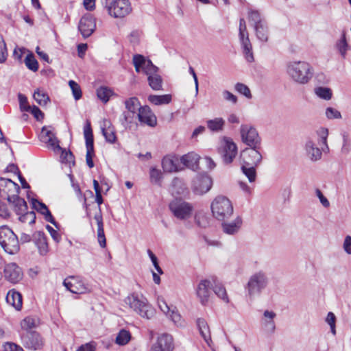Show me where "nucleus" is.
<instances>
[{"mask_svg": "<svg viewBox=\"0 0 351 351\" xmlns=\"http://www.w3.org/2000/svg\"><path fill=\"white\" fill-rule=\"evenodd\" d=\"M131 339V334L125 329L121 330L117 335L115 343L119 346L126 345Z\"/></svg>", "mask_w": 351, "mask_h": 351, "instance_id": "a18cd8bd", "label": "nucleus"}, {"mask_svg": "<svg viewBox=\"0 0 351 351\" xmlns=\"http://www.w3.org/2000/svg\"><path fill=\"white\" fill-rule=\"evenodd\" d=\"M336 48L337 49L342 58H344L346 56L348 50L350 48L346 40L345 32L342 33L341 38L337 41Z\"/></svg>", "mask_w": 351, "mask_h": 351, "instance_id": "ea45409f", "label": "nucleus"}, {"mask_svg": "<svg viewBox=\"0 0 351 351\" xmlns=\"http://www.w3.org/2000/svg\"><path fill=\"white\" fill-rule=\"evenodd\" d=\"M0 245L10 254H16L20 250L17 236L6 226L0 227Z\"/></svg>", "mask_w": 351, "mask_h": 351, "instance_id": "39448f33", "label": "nucleus"}, {"mask_svg": "<svg viewBox=\"0 0 351 351\" xmlns=\"http://www.w3.org/2000/svg\"><path fill=\"white\" fill-rule=\"evenodd\" d=\"M3 273L5 278L13 284L17 283L23 278L22 270L15 263L6 264Z\"/></svg>", "mask_w": 351, "mask_h": 351, "instance_id": "a211bd4d", "label": "nucleus"}, {"mask_svg": "<svg viewBox=\"0 0 351 351\" xmlns=\"http://www.w3.org/2000/svg\"><path fill=\"white\" fill-rule=\"evenodd\" d=\"M137 117L141 124L154 127L157 123L156 117L152 112L148 106H144L140 108Z\"/></svg>", "mask_w": 351, "mask_h": 351, "instance_id": "412c9836", "label": "nucleus"}, {"mask_svg": "<svg viewBox=\"0 0 351 351\" xmlns=\"http://www.w3.org/2000/svg\"><path fill=\"white\" fill-rule=\"evenodd\" d=\"M211 211L217 220L225 221L232 215L233 206L226 197L218 195L211 203Z\"/></svg>", "mask_w": 351, "mask_h": 351, "instance_id": "7ed1b4c3", "label": "nucleus"}, {"mask_svg": "<svg viewBox=\"0 0 351 351\" xmlns=\"http://www.w3.org/2000/svg\"><path fill=\"white\" fill-rule=\"evenodd\" d=\"M94 156V147H86V162L89 168L94 167L93 157Z\"/></svg>", "mask_w": 351, "mask_h": 351, "instance_id": "0e129e2a", "label": "nucleus"}, {"mask_svg": "<svg viewBox=\"0 0 351 351\" xmlns=\"http://www.w3.org/2000/svg\"><path fill=\"white\" fill-rule=\"evenodd\" d=\"M113 90L106 86H101L97 89V97L104 103H107L110 97L113 95Z\"/></svg>", "mask_w": 351, "mask_h": 351, "instance_id": "e433bc0d", "label": "nucleus"}, {"mask_svg": "<svg viewBox=\"0 0 351 351\" xmlns=\"http://www.w3.org/2000/svg\"><path fill=\"white\" fill-rule=\"evenodd\" d=\"M22 332H34L36 326V319L32 317L24 318L21 322Z\"/></svg>", "mask_w": 351, "mask_h": 351, "instance_id": "79ce46f5", "label": "nucleus"}, {"mask_svg": "<svg viewBox=\"0 0 351 351\" xmlns=\"http://www.w3.org/2000/svg\"><path fill=\"white\" fill-rule=\"evenodd\" d=\"M32 239L37 246L40 255H45L48 252V244L45 233L42 231L35 232L32 235Z\"/></svg>", "mask_w": 351, "mask_h": 351, "instance_id": "b1692460", "label": "nucleus"}, {"mask_svg": "<svg viewBox=\"0 0 351 351\" xmlns=\"http://www.w3.org/2000/svg\"><path fill=\"white\" fill-rule=\"evenodd\" d=\"M197 325L202 337H203L207 345L209 347H210L212 339L210 337L209 326L207 322L203 318H198L197 319Z\"/></svg>", "mask_w": 351, "mask_h": 351, "instance_id": "c85d7f7f", "label": "nucleus"}, {"mask_svg": "<svg viewBox=\"0 0 351 351\" xmlns=\"http://www.w3.org/2000/svg\"><path fill=\"white\" fill-rule=\"evenodd\" d=\"M212 186V178L208 176H202L193 182L192 191L195 195H202L208 192Z\"/></svg>", "mask_w": 351, "mask_h": 351, "instance_id": "dca6fc26", "label": "nucleus"}, {"mask_svg": "<svg viewBox=\"0 0 351 351\" xmlns=\"http://www.w3.org/2000/svg\"><path fill=\"white\" fill-rule=\"evenodd\" d=\"M69 85L72 90L75 99L79 100L82 97V90L80 85L73 80H70L69 82Z\"/></svg>", "mask_w": 351, "mask_h": 351, "instance_id": "6e6d98bb", "label": "nucleus"}, {"mask_svg": "<svg viewBox=\"0 0 351 351\" xmlns=\"http://www.w3.org/2000/svg\"><path fill=\"white\" fill-rule=\"evenodd\" d=\"M5 300L7 303L12 306L16 310L19 311L22 308V295L19 292L14 289L9 291Z\"/></svg>", "mask_w": 351, "mask_h": 351, "instance_id": "bb28decb", "label": "nucleus"}, {"mask_svg": "<svg viewBox=\"0 0 351 351\" xmlns=\"http://www.w3.org/2000/svg\"><path fill=\"white\" fill-rule=\"evenodd\" d=\"M247 43L241 45L243 53L244 55L245 60L248 62H252L254 61V54L252 51V45L250 40H247Z\"/></svg>", "mask_w": 351, "mask_h": 351, "instance_id": "49530a36", "label": "nucleus"}, {"mask_svg": "<svg viewBox=\"0 0 351 351\" xmlns=\"http://www.w3.org/2000/svg\"><path fill=\"white\" fill-rule=\"evenodd\" d=\"M61 158L64 162L69 163V165L72 164L75 165V160L74 156L71 151L66 152L65 149H62Z\"/></svg>", "mask_w": 351, "mask_h": 351, "instance_id": "bf43d9fd", "label": "nucleus"}, {"mask_svg": "<svg viewBox=\"0 0 351 351\" xmlns=\"http://www.w3.org/2000/svg\"><path fill=\"white\" fill-rule=\"evenodd\" d=\"M148 100L150 103L156 106L168 104L171 101V95L169 94L162 95H151L148 97Z\"/></svg>", "mask_w": 351, "mask_h": 351, "instance_id": "72a5a7b5", "label": "nucleus"}, {"mask_svg": "<svg viewBox=\"0 0 351 351\" xmlns=\"http://www.w3.org/2000/svg\"><path fill=\"white\" fill-rule=\"evenodd\" d=\"M26 66L32 71H37L38 69V62L33 53H28L25 58Z\"/></svg>", "mask_w": 351, "mask_h": 351, "instance_id": "09e8293b", "label": "nucleus"}, {"mask_svg": "<svg viewBox=\"0 0 351 351\" xmlns=\"http://www.w3.org/2000/svg\"><path fill=\"white\" fill-rule=\"evenodd\" d=\"M199 156L194 152H189L180 157V162L186 168L196 171L199 167Z\"/></svg>", "mask_w": 351, "mask_h": 351, "instance_id": "393cba45", "label": "nucleus"}, {"mask_svg": "<svg viewBox=\"0 0 351 351\" xmlns=\"http://www.w3.org/2000/svg\"><path fill=\"white\" fill-rule=\"evenodd\" d=\"M125 106L128 111L133 115L136 113L137 110L139 111V108L142 107L138 99L136 97H132L125 100Z\"/></svg>", "mask_w": 351, "mask_h": 351, "instance_id": "c9c22d12", "label": "nucleus"}, {"mask_svg": "<svg viewBox=\"0 0 351 351\" xmlns=\"http://www.w3.org/2000/svg\"><path fill=\"white\" fill-rule=\"evenodd\" d=\"M213 291L224 302L229 303L230 300L226 288L221 283L214 282L213 283Z\"/></svg>", "mask_w": 351, "mask_h": 351, "instance_id": "473e14b6", "label": "nucleus"}, {"mask_svg": "<svg viewBox=\"0 0 351 351\" xmlns=\"http://www.w3.org/2000/svg\"><path fill=\"white\" fill-rule=\"evenodd\" d=\"M64 286L73 293L82 294L89 291V289L82 279L78 276H69L64 279Z\"/></svg>", "mask_w": 351, "mask_h": 351, "instance_id": "4468645a", "label": "nucleus"}, {"mask_svg": "<svg viewBox=\"0 0 351 351\" xmlns=\"http://www.w3.org/2000/svg\"><path fill=\"white\" fill-rule=\"evenodd\" d=\"M180 158L175 154H169L163 157L162 167L167 173L179 172L184 170V167L180 165Z\"/></svg>", "mask_w": 351, "mask_h": 351, "instance_id": "f3484780", "label": "nucleus"}, {"mask_svg": "<svg viewBox=\"0 0 351 351\" xmlns=\"http://www.w3.org/2000/svg\"><path fill=\"white\" fill-rule=\"evenodd\" d=\"M157 343L161 346L165 351H172L173 349V338L171 335L164 333L158 337Z\"/></svg>", "mask_w": 351, "mask_h": 351, "instance_id": "7c9ffc66", "label": "nucleus"}, {"mask_svg": "<svg viewBox=\"0 0 351 351\" xmlns=\"http://www.w3.org/2000/svg\"><path fill=\"white\" fill-rule=\"evenodd\" d=\"M326 322L330 326L332 335H336V316L332 312H329L326 318Z\"/></svg>", "mask_w": 351, "mask_h": 351, "instance_id": "4d7b16f0", "label": "nucleus"}, {"mask_svg": "<svg viewBox=\"0 0 351 351\" xmlns=\"http://www.w3.org/2000/svg\"><path fill=\"white\" fill-rule=\"evenodd\" d=\"M6 199L9 202L14 204V211L17 215L21 216L27 211V204L26 202L16 194L8 195Z\"/></svg>", "mask_w": 351, "mask_h": 351, "instance_id": "5701e85b", "label": "nucleus"}, {"mask_svg": "<svg viewBox=\"0 0 351 351\" xmlns=\"http://www.w3.org/2000/svg\"><path fill=\"white\" fill-rule=\"evenodd\" d=\"M21 343L29 350H40L45 344L43 337L37 331L34 332H21L20 334Z\"/></svg>", "mask_w": 351, "mask_h": 351, "instance_id": "1a4fd4ad", "label": "nucleus"}, {"mask_svg": "<svg viewBox=\"0 0 351 351\" xmlns=\"http://www.w3.org/2000/svg\"><path fill=\"white\" fill-rule=\"evenodd\" d=\"M86 147H94V139L90 122L87 120L84 128Z\"/></svg>", "mask_w": 351, "mask_h": 351, "instance_id": "58836bf2", "label": "nucleus"}, {"mask_svg": "<svg viewBox=\"0 0 351 351\" xmlns=\"http://www.w3.org/2000/svg\"><path fill=\"white\" fill-rule=\"evenodd\" d=\"M149 86L154 90H160L162 89V79L157 73L147 77Z\"/></svg>", "mask_w": 351, "mask_h": 351, "instance_id": "4c0bfd02", "label": "nucleus"}, {"mask_svg": "<svg viewBox=\"0 0 351 351\" xmlns=\"http://www.w3.org/2000/svg\"><path fill=\"white\" fill-rule=\"evenodd\" d=\"M125 303L142 317L150 319L154 313L153 308L148 304L147 300L138 295L132 294L128 296L125 300Z\"/></svg>", "mask_w": 351, "mask_h": 351, "instance_id": "20e7f679", "label": "nucleus"}, {"mask_svg": "<svg viewBox=\"0 0 351 351\" xmlns=\"http://www.w3.org/2000/svg\"><path fill=\"white\" fill-rule=\"evenodd\" d=\"M287 73L294 82L304 85L312 79L314 70L306 61H291L287 64Z\"/></svg>", "mask_w": 351, "mask_h": 351, "instance_id": "f257e3e1", "label": "nucleus"}, {"mask_svg": "<svg viewBox=\"0 0 351 351\" xmlns=\"http://www.w3.org/2000/svg\"><path fill=\"white\" fill-rule=\"evenodd\" d=\"M142 71L147 75V77L154 75L158 73V68L155 66L150 60L147 61L146 64L144 66Z\"/></svg>", "mask_w": 351, "mask_h": 351, "instance_id": "5fc2aeb1", "label": "nucleus"}, {"mask_svg": "<svg viewBox=\"0 0 351 351\" xmlns=\"http://www.w3.org/2000/svg\"><path fill=\"white\" fill-rule=\"evenodd\" d=\"M218 152L225 164H230L237 154V145L230 138L223 136L218 147Z\"/></svg>", "mask_w": 351, "mask_h": 351, "instance_id": "9d476101", "label": "nucleus"}, {"mask_svg": "<svg viewBox=\"0 0 351 351\" xmlns=\"http://www.w3.org/2000/svg\"><path fill=\"white\" fill-rule=\"evenodd\" d=\"M208 128L215 132H218L223 130L225 121L221 118H215L214 119H210L206 121Z\"/></svg>", "mask_w": 351, "mask_h": 351, "instance_id": "f704fd0d", "label": "nucleus"}, {"mask_svg": "<svg viewBox=\"0 0 351 351\" xmlns=\"http://www.w3.org/2000/svg\"><path fill=\"white\" fill-rule=\"evenodd\" d=\"M3 350L4 351H24L23 348L21 346H20L14 343H12V342H6L3 345Z\"/></svg>", "mask_w": 351, "mask_h": 351, "instance_id": "774afa93", "label": "nucleus"}, {"mask_svg": "<svg viewBox=\"0 0 351 351\" xmlns=\"http://www.w3.org/2000/svg\"><path fill=\"white\" fill-rule=\"evenodd\" d=\"M0 187H3V189H0V195L5 199L8 195H12L13 194L19 195L20 191L19 184L8 178H0Z\"/></svg>", "mask_w": 351, "mask_h": 351, "instance_id": "6ab92c4d", "label": "nucleus"}, {"mask_svg": "<svg viewBox=\"0 0 351 351\" xmlns=\"http://www.w3.org/2000/svg\"><path fill=\"white\" fill-rule=\"evenodd\" d=\"M40 138L42 142L47 144L48 147L55 152L62 150V147L59 145V141L55 134L47 130L46 127L43 128Z\"/></svg>", "mask_w": 351, "mask_h": 351, "instance_id": "aec40b11", "label": "nucleus"}, {"mask_svg": "<svg viewBox=\"0 0 351 351\" xmlns=\"http://www.w3.org/2000/svg\"><path fill=\"white\" fill-rule=\"evenodd\" d=\"M259 147H250L245 149L241 153L242 164L249 165L258 166L263 159V156L260 152Z\"/></svg>", "mask_w": 351, "mask_h": 351, "instance_id": "ddd939ff", "label": "nucleus"}, {"mask_svg": "<svg viewBox=\"0 0 351 351\" xmlns=\"http://www.w3.org/2000/svg\"><path fill=\"white\" fill-rule=\"evenodd\" d=\"M256 38L261 42H267L269 38V32L267 24L265 22L256 24L254 26Z\"/></svg>", "mask_w": 351, "mask_h": 351, "instance_id": "c756f323", "label": "nucleus"}, {"mask_svg": "<svg viewBox=\"0 0 351 351\" xmlns=\"http://www.w3.org/2000/svg\"><path fill=\"white\" fill-rule=\"evenodd\" d=\"M315 93L319 98L325 100H330L332 98V90L330 88L327 87H317L315 88Z\"/></svg>", "mask_w": 351, "mask_h": 351, "instance_id": "8fccbe9b", "label": "nucleus"}, {"mask_svg": "<svg viewBox=\"0 0 351 351\" xmlns=\"http://www.w3.org/2000/svg\"><path fill=\"white\" fill-rule=\"evenodd\" d=\"M317 134L319 137V143H322L324 145V147H322V150L315 145V142L310 138L305 143V150L312 161L320 160L322 158V151L325 152L329 149L327 145L328 129L321 128L317 131Z\"/></svg>", "mask_w": 351, "mask_h": 351, "instance_id": "f03ea898", "label": "nucleus"}, {"mask_svg": "<svg viewBox=\"0 0 351 351\" xmlns=\"http://www.w3.org/2000/svg\"><path fill=\"white\" fill-rule=\"evenodd\" d=\"M234 88L238 93L244 95L247 99H251L252 97L250 88L245 84L238 82L235 84Z\"/></svg>", "mask_w": 351, "mask_h": 351, "instance_id": "603ef678", "label": "nucleus"}, {"mask_svg": "<svg viewBox=\"0 0 351 351\" xmlns=\"http://www.w3.org/2000/svg\"><path fill=\"white\" fill-rule=\"evenodd\" d=\"M150 181L152 183L160 185L162 172L160 170L152 167L149 171Z\"/></svg>", "mask_w": 351, "mask_h": 351, "instance_id": "3c124183", "label": "nucleus"}, {"mask_svg": "<svg viewBox=\"0 0 351 351\" xmlns=\"http://www.w3.org/2000/svg\"><path fill=\"white\" fill-rule=\"evenodd\" d=\"M169 208L173 216L180 220L189 219L193 210V206L191 203L181 199H176L171 202Z\"/></svg>", "mask_w": 351, "mask_h": 351, "instance_id": "6e6552de", "label": "nucleus"}, {"mask_svg": "<svg viewBox=\"0 0 351 351\" xmlns=\"http://www.w3.org/2000/svg\"><path fill=\"white\" fill-rule=\"evenodd\" d=\"M134 115L131 114V112H123L121 116L120 121L121 124L124 126L128 125L129 123H131L133 121Z\"/></svg>", "mask_w": 351, "mask_h": 351, "instance_id": "69168bd1", "label": "nucleus"}, {"mask_svg": "<svg viewBox=\"0 0 351 351\" xmlns=\"http://www.w3.org/2000/svg\"><path fill=\"white\" fill-rule=\"evenodd\" d=\"M94 219L97 223V239L101 247L104 248L106 246V240L104 230V223L102 215L100 212L95 215Z\"/></svg>", "mask_w": 351, "mask_h": 351, "instance_id": "cd10ccee", "label": "nucleus"}, {"mask_svg": "<svg viewBox=\"0 0 351 351\" xmlns=\"http://www.w3.org/2000/svg\"><path fill=\"white\" fill-rule=\"evenodd\" d=\"M33 97L40 106L46 105L50 100L48 95L44 90L39 88L34 91Z\"/></svg>", "mask_w": 351, "mask_h": 351, "instance_id": "a19ab883", "label": "nucleus"}, {"mask_svg": "<svg viewBox=\"0 0 351 351\" xmlns=\"http://www.w3.org/2000/svg\"><path fill=\"white\" fill-rule=\"evenodd\" d=\"M102 3L108 14L114 18H123L132 12L129 0H112L110 2L105 0Z\"/></svg>", "mask_w": 351, "mask_h": 351, "instance_id": "423d86ee", "label": "nucleus"}, {"mask_svg": "<svg viewBox=\"0 0 351 351\" xmlns=\"http://www.w3.org/2000/svg\"><path fill=\"white\" fill-rule=\"evenodd\" d=\"M249 20L253 23V25L265 22L262 19L260 13L257 10H252L249 12Z\"/></svg>", "mask_w": 351, "mask_h": 351, "instance_id": "13d9d810", "label": "nucleus"}, {"mask_svg": "<svg viewBox=\"0 0 351 351\" xmlns=\"http://www.w3.org/2000/svg\"><path fill=\"white\" fill-rule=\"evenodd\" d=\"M326 116L329 119L341 118V112L332 107H328L326 109Z\"/></svg>", "mask_w": 351, "mask_h": 351, "instance_id": "e2e57ef3", "label": "nucleus"}, {"mask_svg": "<svg viewBox=\"0 0 351 351\" xmlns=\"http://www.w3.org/2000/svg\"><path fill=\"white\" fill-rule=\"evenodd\" d=\"M32 205L34 209L43 215L47 212V210H49L44 203L35 199H32Z\"/></svg>", "mask_w": 351, "mask_h": 351, "instance_id": "052dcab7", "label": "nucleus"}, {"mask_svg": "<svg viewBox=\"0 0 351 351\" xmlns=\"http://www.w3.org/2000/svg\"><path fill=\"white\" fill-rule=\"evenodd\" d=\"M256 166L254 165H247L245 164H242L241 171L243 174L248 178V180L250 182H254L256 178V172L255 167Z\"/></svg>", "mask_w": 351, "mask_h": 351, "instance_id": "37998d69", "label": "nucleus"}, {"mask_svg": "<svg viewBox=\"0 0 351 351\" xmlns=\"http://www.w3.org/2000/svg\"><path fill=\"white\" fill-rule=\"evenodd\" d=\"M268 284V278L263 271H258L252 275L245 287L250 298L259 295Z\"/></svg>", "mask_w": 351, "mask_h": 351, "instance_id": "0eeeda50", "label": "nucleus"}, {"mask_svg": "<svg viewBox=\"0 0 351 351\" xmlns=\"http://www.w3.org/2000/svg\"><path fill=\"white\" fill-rule=\"evenodd\" d=\"M19 101L20 104V108L21 111L29 112L30 111L31 106L27 103V97L19 93Z\"/></svg>", "mask_w": 351, "mask_h": 351, "instance_id": "680f3d73", "label": "nucleus"}, {"mask_svg": "<svg viewBox=\"0 0 351 351\" xmlns=\"http://www.w3.org/2000/svg\"><path fill=\"white\" fill-rule=\"evenodd\" d=\"M133 64L135 67V71L137 73H140L141 71L143 69L144 66L146 64L147 61L148 60L145 59V58L141 54H136L133 56Z\"/></svg>", "mask_w": 351, "mask_h": 351, "instance_id": "de8ad7c7", "label": "nucleus"}, {"mask_svg": "<svg viewBox=\"0 0 351 351\" xmlns=\"http://www.w3.org/2000/svg\"><path fill=\"white\" fill-rule=\"evenodd\" d=\"M173 190L178 195L184 194L186 186L183 180L179 178H174L171 182Z\"/></svg>", "mask_w": 351, "mask_h": 351, "instance_id": "c03bdc74", "label": "nucleus"}, {"mask_svg": "<svg viewBox=\"0 0 351 351\" xmlns=\"http://www.w3.org/2000/svg\"><path fill=\"white\" fill-rule=\"evenodd\" d=\"M78 29L84 38L89 37L96 29L95 19L90 14H85L80 21Z\"/></svg>", "mask_w": 351, "mask_h": 351, "instance_id": "2eb2a0df", "label": "nucleus"}, {"mask_svg": "<svg viewBox=\"0 0 351 351\" xmlns=\"http://www.w3.org/2000/svg\"><path fill=\"white\" fill-rule=\"evenodd\" d=\"M242 141L250 147H261V138L255 128L242 125L240 129Z\"/></svg>", "mask_w": 351, "mask_h": 351, "instance_id": "9b49d317", "label": "nucleus"}, {"mask_svg": "<svg viewBox=\"0 0 351 351\" xmlns=\"http://www.w3.org/2000/svg\"><path fill=\"white\" fill-rule=\"evenodd\" d=\"M242 219L238 216L231 222H223L222 223L223 232L227 234L234 235L239 232L242 226Z\"/></svg>", "mask_w": 351, "mask_h": 351, "instance_id": "a878e982", "label": "nucleus"}, {"mask_svg": "<svg viewBox=\"0 0 351 351\" xmlns=\"http://www.w3.org/2000/svg\"><path fill=\"white\" fill-rule=\"evenodd\" d=\"M101 130L106 141L109 143H114L117 140L115 130L108 119H104L101 124Z\"/></svg>", "mask_w": 351, "mask_h": 351, "instance_id": "4be33fe9", "label": "nucleus"}, {"mask_svg": "<svg viewBox=\"0 0 351 351\" xmlns=\"http://www.w3.org/2000/svg\"><path fill=\"white\" fill-rule=\"evenodd\" d=\"M8 56L6 45L1 37H0V63L4 62Z\"/></svg>", "mask_w": 351, "mask_h": 351, "instance_id": "338daca9", "label": "nucleus"}, {"mask_svg": "<svg viewBox=\"0 0 351 351\" xmlns=\"http://www.w3.org/2000/svg\"><path fill=\"white\" fill-rule=\"evenodd\" d=\"M19 219L22 223H28L32 224L35 223L36 213L34 211H27L19 217Z\"/></svg>", "mask_w": 351, "mask_h": 351, "instance_id": "864d4df0", "label": "nucleus"}, {"mask_svg": "<svg viewBox=\"0 0 351 351\" xmlns=\"http://www.w3.org/2000/svg\"><path fill=\"white\" fill-rule=\"evenodd\" d=\"M213 282L207 279L201 280L196 288L197 297L203 306L208 304L212 295Z\"/></svg>", "mask_w": 351, "mask_h": 351, "instance_id": "f8f14e48", "label": "nucleus"}, {"mask_svg": "<svg viewBox=\"0 0 351 351\" xmlns=\"http://www.w3.org/2000/svg\"><path fill=\"white\" fill-rule=\"evenodd\" d=\"M195 222L199 228H206L210 225V218L208 214L203 210H198L195 215Z\"/></svg>", "mask_w": 351, "mask_h": 351, "instance_id": "2f4dec72", "label": "nucleus"}]
</instances>
